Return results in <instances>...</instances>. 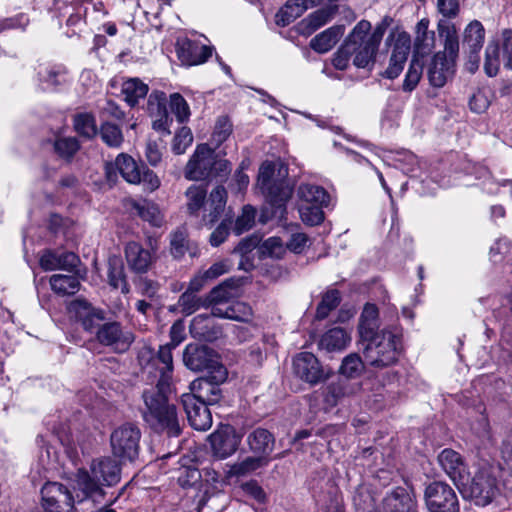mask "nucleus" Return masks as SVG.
Segmentation results:
<instances>
[{"label": "nucleus", "instance_id": "f257e3e1", "mask_svg": "<svg viewBox=\"0 0 512 512\" xmlns=\"http://www.w3.org/2000/svg\"><path fill=\"white\" fill-rule=\"evenodd\" d=\"M386 28L387 24L380 23L371 31L372 25L368 20L359 21L334 53L333 66L345 70L352 60L357 68L371 70Z\"/></svg>", "mask_w": 512, "mask_h": 512}, {"label": "nucleus", "instance_id": "f03ea898", "mask_svg": "<svg viewBox=\"0 0 512 512\" xmlns=\"http://www.w3.org/2000/svg\"><path fill=\"white\" fill-rule=\"evenodd\" d=\"M171 387L149 386L142 392L144 409L142 417L148 427L157 434L179 437L182 424L177 407L169 402Z\"/></svg>", "mask_w": 512, "mask_h": 512}, {"label": "nucleus", "instance_id": "7ed1b4c3", "mask_svg": "<svg viewBox=\"0 0 512 512\" xmlns=\"http://www.w3.org/2000/svg\"><path fill=\"white\" fill-rule=\"evenodd\" d=\"M258 186L271 207L270 218L282 221L286 215V203L293 193L288 179V168L273 162H264L259 169Z\"/></svg>", "mask_w": 512, "mask_h": 512}, {"label": "nucleus", "instance_id": "20e7f679", "mask_svg": "<svg viewBox=\"0 0 512 512\" xmlns=\"http://www.w3.org/2000/svg\"><path fill=\"white\" fill-rule=\"evenodd\" d=\"M364 361L371 367L383 369L395 364L402 352V332L397 327L380 330L361 338Z\"/></svg>", "mask_w": 512, "mask_h": 512}, {"label": "nucleus", "instance_id": "39448f33", "mask_svg": "<svg viewBox=\"0 0 512 512\" xmlns=\"http://www.w3.org/2000/svg\"><path fill=\"white\" fill-rule=\"evenodd\" d=\"M231 163L210 148L208 144L197 145L194 153L189 158L184 176L191 181L224 180L231 172Z\"/></svg>", "mask_w": 512, "mask_h": 512}, {"label": "nucleus", "instance_id": "423d86ee", "mask_svg": "<svg viewBox=\"0 0 512 512\" xmlns=\"http://www.w3.org/2000/svg\"><path fill=\"white\" fill-rule=\"evenodd\" d=\"M457 486L464 498L475 501L477 505L486 506L492 502L497 494V480L490 468L482 467L471 477L465 476Z\"/></svg>", "mask_w": 512, "mask_h": 512}, {"label": "nucleus", "instance_id": "0eeeda50", "mask_svg": "<svg viewBox=\"0 0 512 512\" xmlns=\"http://www.w3.org/2000/svg\"><path fill=\"white\" fill-rule=\"evenodd\" d=\"M141 431L134 423H124L113 430L110 444L114 457L134 461L139 454Z\"/></svg>", "mask_w": 512, "mask_h": 512}, {"label": "nucleus", "instance_id": "6e6552de", "mask_svg": "<svg viewBox=\"0 0 512 512\" xmlns=\"http://www.w3.org/2000/svg\"><path fill=\"white\" fill-rule=\"evenodd\" d=\"M424 501L428 512H460L456 491L444 481L429 483L424 490Z\"/></svg>", "mask_w": 512, "mask_h": 512}, {"label": "nucleus", "instance_id": "1a4fd4ad", "mask_svg": "<svg viewBox=\"0 0 512 512\" xmlns=\"http://www.w3.org/2000/svg\"><path fill=\"white\" fill-rule=\"evenodd\" d=\"M228 377V371L225 366H218L204 377H200L190 384L191 393L198 400L207 405L217 404L222 398V390L220 385L223 384Z\"/></svg>", "mask_w": 512, "mask_h": 512}, {"label": "nucleus", "instance_id": "9d476101", "mask_svg": "<svg viewBox=\"0 0 512 512\" xmlns=\"http://www.w3.org/2000/svg\"><path fill=\"white\" fill-rule=\"evenodd\" d=\"M183 362L189 370L207 371V374L217 370L218 366H224L220 361L219 354L213 348L199 343H190L185 347Z\"/></svg>", "mask_w": 512, "mask_h": 512}, {"label": "nucleus", "instance_id": "9b49d317", "mask_svg": "<svg viewBox=\"0 0 512 512\" xmlns=\"http://www.w3.org/2000/svg\"><path fill=\"white\" fill-rule=\"evenodd\" d=\"M76 500L62 483L46 482L41 489V504L45 512H75Z\"/></svg>", "mask_w": 512, "mask_h": 512}, {"label": "nucleus", "instance_id": "f8f14e48", "mask_svg": "<svg viewBox=\"0 0 512 512\" xmlns=\"http://www.w3.org/2000/svg\"><path fill=\"white\" fill-rule=\"evenodd\" d=\"M293 373L302 381L316 385L325 381L330 371L326 370L318 358L310 352H300L295 355L292 362Z\"/></svg>", "mask_w": 512, "mask_h": 512}, {"label": "nucleus", "instance_id": "ddd939ff", "mask_svg": "<svg viewBox=\"0 0 512 512\" xmlns=\"http://www.w3.org/2000/svg\"><path fill=\"white\" fill-rule=\"evenodd\" d=\"M174 348L165 344L159 347L156 355L151 356L149 362L144 367V372L148 371L152 374L154 370V380L150 386L171 387L173 373V356Z\"/></svg>", "mask_w": 512, "mask_h": 512}, {"label": "nucleus", "instance_id": "4468645a", "mask_svg": "<svg viewBox=\"0 0 512 512\" xmlns=\"http://www.w3.org/2000/svg\"><path fill=\"white\" fill-rule=\"evenodd\" d=\"M96 339L104 346H111L117 351H126L134 342V334L125 330L120 322H103L96 330Z\"/></svg>", "mask_w": 512, "mask_h": 512}, {"label": "nucleus", "instance_id": "2eb2a0df", "mask_svg": "<svg viewBox=\"0 0 512 512\" xmlns=\"http://www.w3.org/2000/svg\"><path fill=\"white\" fill-rule=\"evenodd\" d=\"M213 456L225 459L236 452L241 436L231 425H222L209 436Z\"/></svg>", "mask_w": 512, "mask_h": 512}, {"label": "nucleus", "instance_id": "dca6fc26", "mask_svg": "<svg viewBox=\"0 0 512 512\" xmlns=\"http://www.w3.org/2000/svg\"><path fill=\"white\" fill-rule=\"evenodd\" d=\"M181 403L191 427L199 431L211 427L212 416L207 404L187 393L181 396Z\"/></svg>", "mask_w": 512, "mask_h": 512}, {"label": "nucleus", "instance_id": "f3484780", "mask_svg": "<svg viewBox=\"0 0 512 512\" xmlns=\"http://www.w3.org/2000/svg\"><path fill=\"white\" fill-rule=\"evenodd\" d=\"M411 49V38L406 32H400L397 34L389 65L387 69L382 73V76L388 79L397 78L404 68V64L407 61L408 55Z\"/></svg>", "mask_w": 512, "mask_h": 512}, {"label": "nucleus", "instance_id": "a211bd4d", "mask_svg": "<svg viewBox=\"0 0 512 512\" xmlns=\"http://www.w3.org/2000/svg\"><path fill=\"white\" fill-rule=\"evenodd\" d=\"M69 311L73 313L86 331L98 330L105 321V312L93 307L85 299H75L69 305Z\"/></svg>", "mask_w": 512, "mask_h": 512}, {"label": "nucleus", "instance_id": "6ab92c4d", "mask_svg": "<svg viewBox=\"0 0 512 512\" xmlns=\"http://www.w3.org/2000/svg\"><path fill=\"white\" fill-rule=\"evenodd\" d=\"M246 443L253 455H260L271 461L276 438L275 435L264 427H254L247 432Z\"/></svg>", "mask_w": 512, "mask_h": 512}, {"label": "nucleus", "instance_id": "aec40b11", "mask_svg": "<svg viewBox=\"0 0 512 512\" xmlns=\"http://www.w3.org/2000/svg\"><path fill=\"white\" fill-rule=\"evenodd\" d=\"M413 493L404 487H396L382 499L380 512H416Z\"/></svg>", "mask_w": 512, "mask_h": 512}, {"label": "nucleus", "instance_id": "412c9836", "mask_svg": "<svg viewBox=\"0 0 512 512\" xmlns=\"http://www.w3.org/2000/svg\"><path fill=\"white\" fill-rule=\"evenodd\" d=\"M76 502H83L86 499L99 501L105 495L101 483L93 476L90 471L79 469L75 476Z\"/></svg>", "mask_w": 512, "mask_h": 512}, {"label": "nucleus", "instance_id": "4be33fe9", "mask_svg": "<svg viewBox=\"0 0 512 512\" xmlns=\"http://www.w3.org/2000/svg\"><path fill=\"white\" fill-rule=\"evenodd\" d=\"M101 485L113 486L121 479L120 463L112 457L94 459L89 470Z\"/></svg>", "mask_w": 512, "mask_h": 512}, {"label": "nucleus", "instance_id": "5701e85b", "mask_svg": "<svg viewBox=\"0 0 512 512\" xmlns=\"http://www.w3.org/2000/svg\"><path fill=\"white\" fill-rule=\"evenodd\" d=\"M437 459L444 472L456 486H458L462 480H466L465 476L468 474L467 465L458 452L446 448L440 452Z\"/></svg>", "mask_w": 512, "mask_h": 512}, {"label": "nucleus", "instance_id": "b1692460", "mask_svg": "<svg viewBox=\"0 0 512 512\" xmlns=\"http://www.w3.org/2000/svg\"><path fill=\"white\" fill-rule=\"evenodd\" d=\"M355 391L354 384L347 379L339 377L324 387L323 401L327 407L333 408L354 395Z\"/></svg>", "mask_w": 512, "mask_h": 512}, {"label": "nucleus", "instance_id": "393cba45", "mask_svg": "<svg viewBox=\"0 0 512 512\" xmlns=\"http://www.w3.org/2000/svg\"><path fill=\"white\" fill-rule=\"evenodd\" d=\"M454 64L444 53H436L428 68L429 83L435 88L443 87L454 74Z\"/></svg>", "mask_w": 512, "mask_h": 512}, {"label": "nucleus", "instance_id": "a878e982", "mask_svg": "<svg viewBox=\"0 0 512 512\" xmlns=\"http://www.w3.org/2000/svg\"><path fill=\"white\" fill-rule=\"evenodd\" d=\"M215 315L200 314L190 323L191 335L199 340L212 342L219 338L221 329L214 322Z\"/></svg>", "mask_w": 512, "mask_h": 512}, {"label": "nucleus", "instance_id": "bb28decb", "mask_svg": "<svg viewBox=\"0 0 512 512\" xmlns=\"http://www.w3.org/2000/svg\"><path fill=\"white\" fill-rule=\"evenodd\" d=\"M125 258L130 270L138 274L146 273L152 264L151 253L134 241L125 246Z\"/></svg>", "mask_w": 512, "mask_h": 512}, {"label": "nucleus", "instance_id": "cd10ccee", "mask_svg": "<svg viewBox=\"0 0 512 512\" xmlns=\"http://www.w3.org/2000/svg\"><path fill=\"white\" fill-rule=\"evenodd\" d=\"M376 499L375 489L370 484L360 483L352 494L355 512H380V506L376 504Z\"/></svg>", "mask_w": 512, "mask_h": 512}, {"label": "nucleus", "instance_id": "c85d7f7f", "mask_svg": "<svg viewBox=\"0 0 512 512\" xmlns=\"http://www.w3.org/2000/svg\"><path fill=\"white\" fill-rule=\"evenodd\" d=\"M314 6H316L314 0H288L277 12L275 22L278 26L285 27Z\"/></svg>", "mask_w": 512, "mask_h": 512}, {"label": "nucleus", "instance_id": "c756f323", "mask_svg": "<svg viewBox=\"0 0 512 512\" xmlns=\"http://www.w3.org/2000/svg\"><path fill=\"white\" fill-rule=\"evenodd\" d=\"M345 32L344 25H334L317 34L310 41V47L318 53L330 51Z\"/></svg>", "mask_w": 512, "mask_h": 512}, {"label": "nucleus", "instance_id": "7c9ffc66", "mask_svg": "<svg viewBox=\"0 0 512 512\" xmlns=\"http://www.w3.org/2000/svg\"><path fill=\"white\" fill-rule=\"evenodd\" d=\"M438 33L444 39V51L448 61L455 63L459 52V38L454 24L445 20L438 22Z\"/></svg>", "mask_w": 512, "mask_h": 512}, {"label": "nucleus", "instance_id": "2f4dec72", "mask_svg": "<svg viewBox=\"0 0 512 512\" xmlns=\"http://www.w3.org/2000/svg\"><path fill=\"white\" fill-rule=\"evenodd\" d=\"M336 12L337 6H329L314 11L299 23L300 33L304 35L312 34L332 19Z\"/></svg>", "mask_w": 512, "mask_h": 512}, {"label": "nucleus", "instance_id": "473e14b6", "mask_svg": "<svg viewBox=\"0 0 512 512\" xmlns=\"http://www.w3.org/2000/svg\"><path fill=\"white\" fill-rule=\"evenodd\" d=\"M349 342L350 336L346 330L341 327H335L322 335L318 346L327 352H335L344 350Z\"/></svg>", "mask_w": 512, "mask_h": 512}, {"label": "nucleus", "instance_id": "72a5a7b5", "mask_svg": "<svg viewBox=\"0 0 512 512\" xmlns=\"http://www.w3.org/2000/svg\"><path fill=\"white\" fill-rule=\"evenodd\" d=\"M227 202V191L220 185L213 189L210 193L208 204L209 213L204 216L203 220L206 225L212 226L223 214Z\"/></svg>", "mask_w": 512, "mask_h": 512}, {"label": "nucleus", "instance_id": "f704fd0d", "mask_svg": "<svg viewBox=\"0 0 512 512\" xmlns=\"http://www.w3.org/2000/svg\"><path fill=\"white\" fill-rule=\"evenodd\" d=\"M378 316L379 311L375 304L367 303L364 306L358 327L360 338H367L379 332Z\"/></svg>", "mask_w": 512, "mask_h": 512}, {"label": "nucleus", "instance_id": "c9c22d12", "mask_svg": "<svg viewBox=\"0 0 512 512\" xmlns=\"http://www.w3.org/2000/svg\"><path fill=\"white\" fill-rule=\"evenodd\" d=\"M114 166L128 183L136 184L140 181L141 164H138L129 154H119L115 159Z\"/></svg>", "mask_w": 512, "mask_h": 512}, {"label": "nucleus", "instance_id": "e433bc0d", "mask_svg": "<svg viewBox=\"0 0 512 512\" xmlns=\"http://www.w3.org/2000/svg\"><path fill=\"white\" fill-rule=\"evenodd\" d=\"M297 195L301 201L300 204H317L326 206L329 201V195L323 187L312 184H301L298 187Z\"/></svg>", "mask_w": 512, "mask_h": 512}, {"label": "nucleus", "instance_id": "4c0bfd02", "mask_svg": "<svg viewBox=\"0 0 512 512\" xmlns=\"http://www.w3.org/2000/svg\"><path fill=\"white\" fill-rule=\"evenodd\" d=\"M108 283L114 289L120 288L123 294H128L130 292V286L127 281L124 265L122 261L116 257L109 259Z\"/></svg>", "mask_w": 512, "mask_h": 512}, {"label": "nucleus", "instance_id": "58836bf2", "mask_svg": "<svg viewBox=\"0 0 512 512\" xmlns=\"http://www.w3.org/2000/svg\"><path fill=\"white\" fill-rule=\"evenodd\" d=\"M51 289L58 295H74L80 289V282L73 275L55 274L50 277Z\"/></svg>", "mask_w": 512, "mask_h": 512}, {"label": "nucleus", "instance_id": "ea45409f", "mask_svg": "<svg viewBox=\"0 0 512 512\" xmlns=\"http://www.w3.org/2000/svg\"><path fill=\"white\" fill-rule=\"evenodd\" d=\"M132 212L144 221L149 222L152 226L160 227L162 225L163 218L161 212L152 202H133Z\"/></svg>", "mask_w": 512, "mask_h": 512}, {"label": "nucleus", "instance_id": "a19ab883", "mask_svg": "<svg viewBox=\"0 0 512 512\" xmlns=\"http://www.w3.org/2000/svg\"><path fill=\"white\" fill-rule=\"evenodd\" d=\"M121 91L125 96V101L133 107L138 103L139 99H142L147 95L149 88L148 85L140 79L131 78L122 84Z\"/></svg>", "mask_w": 512, "mask_h": 512}, {"label": "nucleus", "instance_id": "79ce46f5", "mask_svg": "<svg viewBox=\"0 0 512 512\" xmlns=\"http://www.w3.org/2000/svg\"><path fill=\"white\" fill-rule=\"evenodd\" d=\"M187 198V210L190 215L197 216L204 206L207 197V189L202 185H191L185 192Z\"/></svg>", "mask_w": 512, "mask_h": 512}, {"label": "nucleus", "instance_id": "37998d69", "mask_svg": "<svg viewBox=\"0 0 512 512\" xmlns=\"http://www.w3.org/2000/svg\"><path fill=\"white\" fill-rule=\"evenodd\" d=\"M485 37V30L483 25L474 20L470 22L464 31L463 47L481 49Z\"/></svg>", "mask_w": 512, "mask_h": 512}, {"label": "nucleus", "instance_id": "c03bdc74", "mask_svg": "<svg viewBox=\"0 0 512 512\" xmlns=\"http://www.w3.org/2000/svg\"><path fill=\"white\" fill-rule=\"evenodd\" d=\"M364 363L358 354L351 353L342 360L339 373L347 380L357 378L364 371Z\"/></svg>", "mask_w": 512, "mask_h": 512}, {"label": "nucleus", "instance_id": "a18cd8bd", "mask_svg": "<svg viewBox=\"0 0 512 512\" xmlns=\"http://www.w3.org/2000/svg\"><path fill=\"white\" fill-rule=\"evenodd\" d=\"M429 20L421 19L416 25L414 46L417 52L429 51L434 42V32L428 31Z\"/></svg>", "mask_w": 512, "mask_h": 512}, {"label": "nucleus", "instance_id": "49530a36", "mask_svg": "<svg viewBox=\"0 0 512 512\" xmlns=\"http://www.w3.org/2000/svg\"><path fill=\"white\" fill-rule=\"evenodd\" d=\"M270 460L260 456L253 455L246 457L241 462H238L232 466V472L236 476H244L259 468L265 467L269 464Z\"/></svg>", "mask_w": 512, "mask_h": 512}, {"label": "nucleus", "instance_id": "de8ad7c7", "mask_svg": "<svg viewBox=\"0 0 512 512\" xmlns=\"http://www.w3.org/2000/svg\"><path fill=\"white\" fill-rule=\"evenodd\" d=\"M213 315L240 322H247L252 316V309L243 302H237L228 307L223 314L219 308H213Z\"/></svg>", "mask_w": 512, "mask_h": 512}, {"label": "nucleus", "instance_id": "09e8293b", "mask_svg": "<svg viewBox=\"0 0 512 512\" xmlns=\"http://www.w3.org/2000/svg\"><path fill=\"white\" fill-rule=\"evenodd\" d=\"M423 74V63L416 58H412L405 79L402 84V90L411 93L418 85Z\"/></svg>", "mask_w": 512, "mask_h": 512}, {"label": "nucleus", "instance_id": "8fccbe9b", "mask_svg": "<svg viewBox=\"0 0 512 512\" xmlns=\"http://www.w3.org/2000/svg\"><path fill=\"white\" fill-rule=\"evenodd\" d=\"M74 129L76 132L85 137L92 138L97 134L95 118L88 113H80L74 116Z\"/></svg>", "mask_w": 512, "mask_h": 512}, {"label": "nucleus", "instance_id": "3c124183", "mask_svg": "<svg viewBox=\"0 0 512 512\" xmlns=\"http://www.w3.org/2000/svg\"><path fill=\"white\" fill-rule=\"evenodd\" d=\"M500 68V47L496 42H490L485 51L484 70L489 77L496 76Z\"/></svg>", "mask_w": 512, "mask_h": 512}, {"label": "nucleus", "instance_id": "603ef678", "mask_svg": "<svg viewBox=\"0 0 512 512\" xmlns=\"http://www.w3.org/2000/svg\"><path fill=\"white\" fill-rule=\"evenodd\" d=\"M322 205L299 204L298 210L301 220L309 226H316L323 222L324 212Z\"/></svg>", "mask_w": 512, "mask_h": 512}, {"label": "nucleus", "instance_id": "864d4df0", "mask_svg": "<svg viewBox=\"0 0 512 512\" xmlns=\"http://www.w3.org/2000/svg\"><path fill=\"white\" fill-rule=\"evenodd\" d=\"M80 149L78 140L74 137L58 138L54 142V151L61 157L70 161Z\"/></svg>", "mask_w": 512, "mask_h": 512}, {"label": "nucleus", "instance_id": "5fc2aeb1", "mask_svg": "<svg viewBox=\"0 0 512 512\" xmlns=\"http://www.w3.org/2000/svg\"><path fill=\"white\" fill-rule=\"evenodd\" d=\"M340 303V295L338 290L327 291L321 302L317 306L316 318L318 320L325 319L329 313L334 310Z\"/></svg>", "mask_w": 512, "mask_h": 512}, {"label": "nucleus", "instance_id": "6e6d98bb", "mask_svg": "<svg viewBox=\"0 0 512 512\" xmlns=\"http://www.w3.org/2000/svg\"><path fill=\"white\" fill-rule=\"evenodd\" d=\"M263 257L281 259L286 253L282 240L279 237H270L266 239L259 247Z\"/></svg>", "mask_w": 512, "mask_h": 512}, {"label": "nucleus", "instance_id": "4d7b16f0", "mask_svg": "<svg viewBox=\"0 0 512 512\" xmlns=\"http://www.w3.org/2000/svg\"><path fill=\"white\" fill-rule=\"evenodd\" d=\"M102 140L110 147L118 148L123 142V134L121 129L111 123H105L100 130Z\"/></svg>", "mask_w": 512, "mask_h": 512}, {"label": "nucleus", "instance_id": "13d9d810", "mask_svg": "<svg viewBox=\"0 0 512 512\" xmlns=\"http://www.w3.org/2000/svg\"><path fill=\"white\" fill-rule=\"evenodd\" d=\"M187 51L189 53V58L186 59L188 65L202 64L212 55V48L206 45L189 43Z\"/></svg>", "mask_w": 512, "mask_h": 512}, {"label": "nucleus", "instance_id": "bf43d9fd", "mask_svg": "<svg viewBox=\"0 0 512 512\" xmlns=\"http://www.w3.org/2000/svg\"><path fill=\"white\" fill-rule=\"evenodd\" d=\"M201 305V299L196 295V292H193L188 288L180 295L178 300V306L181 312L185 315L193 314Z\"/></svg>", "mask_w": 512, "mask_h": 512}, {"label": "nucleus", "instance_id": "052dcab7", "mask_svg": "<svg viewBox=\"0 0 512 512\" xmlns=\"http://www.w3.org/2000/svg\"><path fill=\"white\" fill-rule=\"evenodd\" d=\"M166 94L162 91H153L148 98L147 109L152 117L168 113Z\"/></svg>", "mask_w": 512, "mask_h": 512}, {"label": "nucleus", "instance_id": "680f3d73", "mask_svg": "<svg viewBox=\"0 0 512 512\" xmlns=\"http://www.w3.org/2000/svg\"><path fill=\"white\" fill-rule=\"evenodd\" d=\"M193 135L188 127H181L175 134L172 143V151L176 155L185 153L186 149L192 144Z\"/></svg>", "mask_w": 512, "mask_h": 512}, {"label": "nucleus", "instance_id": "e2e57ef3", "mask_svg": "<svg viewBox=\"0 0 512 512\" xmlns=\"http://www.w3.org/2000/svg\"><path fill=\"white\" fill-rule=\"evenodd\" d=\"M170 108L180 123H183L189 119V105L179 93H174L170 96Z\"/></svg>", "mask_w": 512, "mask_h": 512}, {"label": "nucleus", "instance_id": "0e129e2a", "mask_svg": "<svg viewBox=\"0 0 512 512\" xmlns=\"http://www.w3.org/2000/svg\"><path fill=\"white\" fill-rule=\"evenodd\" d=\"M256 210L250 206L246 205L243 207L242 214L237 217L234 231L237 235L242 234L243 232L252 228L255 222Z\"/></svg>", "mask_w": 512, "mask_h": 512}, {"label": "nucleus", "instance_id": "69168bd1", "mask_svg": "<svg viewBox=\"0 0 512 512\" xmlns=\"http://www.w3.org/2000/svg\"><path fill=\"white\" fill-rule=\"evenodd\" d=\"M139 174L140 181L137 184H142L145 191L154 192L160 187V178L153 170L149 169L146 164L141 163Z\"/></svg>", "mask_w": 512, "mask_h": 512}, {"label": "nucleus", "instance_id": "338daca9", "mask_svg": "<svg viewBox=\"0 0 512 512\" xmlns=\"http://www.w3.org/2000/svg\"><path fill=\"white\" fill-rule=\"evenodd\" d=\"M232 133V123L229 118L226 116H221L218 118L214 132H213V140L219 146L221 145Z\"/></svg>", "mask_w": 512, "mask_h": 512}, {"label": "nucleus", "instance_id": "774afa93", "mask_svg": "<svg viewBox=\"0 0 512 512\" xmlns=\"http://www.w3.org/2000/svg\"><path fill=\"white\" fill-rule=\"evenodd\" d=\"M162 140L156 141L149 139L146 143L145 147V157L147 162L156 167L162 161V151H161Z\"/></svg>", "mask_w": 512, "mask_h": 512}]
</instances>
